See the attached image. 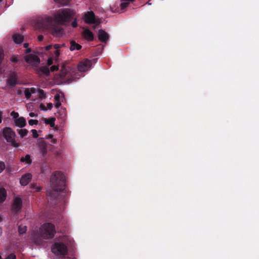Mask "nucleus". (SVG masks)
Returning <instances> with one entry per match:
<instances>
[{
    "instance_id": "f257e3e1",
    "label": "nucleus",
    "mask_w": 259,
    "mask_h": 259,
    "mask_svg": "<svg viewBox=\"0 0 259 259\" xmlns=\"http://www.w3.org/2000/svg\"><path fill=\"white\" fill-rule=\"evenodd\" d=\"M61 24L55 22L51 16L41 18L37 20L36 27L40 30H48L55 37H60L64 34Z\"/></svg>"
},
{
    "instance_id": "f03ea898",
    "label": "nucleus",
    "mask_w": 259,
    "mask_h": 259,
    "mask_svg": "<svg viewBox=\"0 0 259 259\" xmlns=\"http://www.w3.org/2000/svg\"><path fill=\"white\" fill-rule=\"evenodd\" d=\"M51 186L52 190L47 191V195L51 199H55L58 196V193L65 190L66 179L64 175L59 171L53 173L50 179Z\"/></svg>"
},
{
    "instance_id": "7ed1b4c3",
    "label": "nucleus",
    "mask_w": 259,
    "mask_h": 259,
    "mask_svg": "<svg viewBox=\"0 0 259 259\" xmlns=\"http://www.w3.org/2000/svg\"><path fill=\"white\" fill-rule=\"evenodd\" d=\"M74 12L68 8L61 9L53 14L52 18L55 22L61 25H66L73 18Z\"/></svg>"
},
{
    "instance_id": "20e7f679",
    "label": "nucleus",
    "mask_w": 259,
    "mask_h": 259,
    "mask_svg": "<svg viewBox=\"0 0 259 259\" xmlns=\"http://www.w3.org/2000/svg\"><path fill=\"white\" fill-rule=\"evenodd\" d=\"M39 233L44 239H51L56 233L55 226L50 223H45L40 227Z\"/></svg>"
},
{
    "instance_id": "39448f33",
    "label": "nucleus",
    "mask_w": 259,
    "mask_h": 259,
    "mask_svg": "<svg viewBox=\"0 0 259 259\" xmlns=\"http://www.w3.org/2000/svg\"><path fill=\"white\" fill-rule=\"evenodd\" d=\"M3 135L7 142L13 147L17 148L20 146V143L15 140V133L10 127H5L3 129Z\"/></svg>"
},
{
    "instance_id": "423d86ee",
    "label": "nucleus",
    "mask_w": 259,
    "mask_h": 259,
    "mask_svg": "<svg viewBox=\"0 0 259 259\" xmlns=\"http://www.w3.org/2000/svg\"><path fill=\"white\" fill-rule=\"evenodd\" d=\"M52 251L55 254L64 256L68 253V248L63 243L56 242L52 247Z\"/></svg>"
},
{
    "instance_id": "0eeeda50",
    "label": "nucleus",
    "mask_w": 259,
    "mask_h": 259,
    "mask_svg": "<svg viewBox=\"0 0 259 259\" xmlns=\"http://www.w3.org/2000/svg\"><path fill=\"white\" fill-rule=\"evenodd\" d=\"M7 83L10 88H14L19 83L18 77L16 72H13L10 74L7 80Z\"/></svg>"
},
{
    "instance_id": "6e6552de",
    "label": "nucleus",
    "mask_w": 259,
    "mask_h": 259,
    "mask_svg": "<svg viewBox=\"0 0 259 259\" xmlns=\"http://www.w3.org/2000/svg\"><path fill=\"white\" fill-rule=\"evenodd\" d=\"M48 144L46 142L42 139L38 140L37 146L39 152L41 154L43 157H45L47 156L48 153Z\"/></svg>"
},
{
    "instance_id": "1a4fd4ad",
    "label": "nucleus",
    "mask_w": 259,
    "mask_h": 259,
    "mask_svg": "<svg viewBox=\"0 0 259 259\" xmlns=\"http://www.w3.org/2000/svg\"><path fill=\"white\" fill-rule=\"evenodd\" d=\"M92 62L90 60L85 59L79 63L77 66L78 70L80 72L87 71L92 66Z\"/></svg>"
},
{
    "instance_id": "9d476101",
    "label": "nucleus",
    "mask_w": 259,
    "mask_h": 259,
    "mask_svg": "<svg viewBox=\"0 0 259 259\" xmlns=\"http://www.w3.org/2000/svg\"><path fill=\"white\" fill-rule=\"evenodd\" d=\"M25 60L27 63L32 65H37L40 62L39 57L35 55L32 54L26 56L25 57Z\"/></svg>"
},
{
    "instance_id": "9b49d317",
    "label": "nucleus",
    "mask_w": 259,
    "mask_h": 259,
    "mask_svg": "<svg viewBox=\"0 0 259 259\" xmlns=\"http://www.w3.org/2000/svg\"><path fill=\"white\" fill-rule=\"evenodd\" d=\"M84 21L87 24H95V15L94 13L91 11L87 12L84 15Z\"/></svg>"
},
{
    "instance_id": "f8f14e48",
    "label": "nucleus",
    "mask_w": 259,
    "mask_h": 259,
    "mask_svg": "<svg viewBox=\"0 0 259 259\" xmlns=\"http://www.w3.org/2000/svg\"><path fill=\"white\" fill-rule=\"evenodd\" d=\"M22 201L20 198L16 197L14 199V202L12 205V210L15 212L19 211L22 208Z\"/></svg>"
},
{
    "instance_id": "ddd939ff",
    "label": "nucleus",
    "mask_w": 259,
    "mask_h": 259,
    "mask_svg": "<svg viewBox=\"0 0 259 259\" xmlns=\"http://www.w3.org/2000/svg\"><path fill=\"white\" fill-rule=\"evenodd\" d=\"M109 34L104 30L100 29L98 31V39L102 42L106 43L109 39Z\"/></svg>"
},
{
    "instance_id": "4468645a",
    "label": "nucleus",
    "mask_w": 259,
    "mask_h": 259,
    "mask_svg": "<svg viewBox=\"0 0 259 259\" xmlns=\"http://www.w3.org/2000/svg\"><path fill=\"white\" fill-rule=\"evenodd\" d=\"M32 179V175L30 173H27L23 175L20 180V183L22 186H26Z\"/></svg>"
},
{
    "instance_id": "2eb2a0df",
    "label": "nucleus",
    "mask_w": 259,
    "mask_h": 259,
    "mask_svg": "<svg viewBox=\"0 0 259 259\" xmlns=\"http://www.w3.org/2000/svg\"><path fill=\"white\" fill-rule=\"evenodd\" d=\"M83 38L88 41H93L94 38V34L89 29H85L82 32Z\"/></svg>"
},
{
    "instance_id": "dca6fc26",
    "label": "nucleus",
    "mask_w": 259,
    "mask_h": 259,
    "mask_svg": "<svg viewBox=\"0 0 259 259\" xmlns=\"http://www.w3.org/2000/svg\"><path fill=\"white\" fill-rule=\"evenodd\" d=\"M15 125L19 127H23L26 124L25 119L23 117H20L15 119Z\"/></svg>"
},
{
    "instance_id": "f3484780",
    "label": "nucleus",
    "mask_w": 259,
    "mask_h": 259,
    "mask_svg": "<svg viewBox=\"0 0 259 259\" xmlns=\"http://www.w3.org/2000/svg\"><path fill=\"white\" fill-rule=\"evenodd\" d=\"M35 89L33 88H26L24 91V94L25 96V98L27 99H29L30 98L32 94H34L35 93Z\"/></svg>"
},
{
    "instance_id": "a211bd4d",
    "label": "nucleus",
    "mask_w": 259,
    "mask_h": 259,
    "mask_svg": "<svg viewBox=\"0 0 259 259\" xmlns=\"http://www.w3.org/2000/svg\"><path fill=\"white\" fill-rule=\"evenodd\" d=\"M81 46L76 43L75 41L72 40L70 42V50L71 51L74 50H79L81 49Z\"/></svg>"
},
{
    "instance_id": "6ab92c4d",
    "label": "nucleus",
    "mask_w": 259,
    "mask_h": 259,
    "mask_svg": "<svg viewBox=\"0 0 259 259\" xmlns=\"http://www.w3.org/2000/svg\"><path fill=\"white\" fill-rule=\"evenodd\" d=\"M14 41L17 44H21L24 39L23 36L19 34H15L13 35Z\"/></svg>"
},
{
    "instance_id": "aec40b11",
    "label": "nucleus",
    "mask_w": 259,
    "mask_h": 259,
    "mask_svg": "<svg viewBox=\"0 0 259 259\" xmlns=\"http://www.w3.org/2000/svg\"><path fill=\"white\" fill-rule=\"evenodd\" d=\"M7 191L4 188H0V203L5 201L7 197Z\"/></svg>"
},
{
    "instance_id": "412c9836",
    "label": "nucleus",
    "mask_w": 259,
    "mask_h": 259,
    "mask_svg": "<svg viewBox=\"0 0 259 259\" xmlns=\"http://www.w3.org/2000/svg\"><path fill=\"white\" fill-rule=\"evenodd\" d=\"M70 73L66 68H62L61 71V77L62 78L69 79Z\"/></svg>"
},
{
    "instance_id": "4be33fe9",
    "label": "nucleus",
    "mask_w": 259,
    "mask_h": 259,
    "mask_svg": "<svg viewBox=\"0 0 259 259\" xmlns=\"http://www.w3.org/2000/svg\"><path fill=\"white\" fill-rule=\"evenodd\" d=\"M55 120L56 119L54 117L44 119L45 123L47 124H49L52 127H54L55 126Z\"/></svg>"
},
{
    "instance_id": "5701e85b",
    "label": "nucleus",
    "mask_w": 259,
    "mask_h": 259,
    "mask_svg": "<svg viewBox=\"0 0 259 259\" xmlns=\"http://www.w3.org/2000/svg\"><path fill=\"white\" fill-rule=\"evenodd\" d=\"M20 161L22 162H25L28 165H30L32 163V160L31 159L30 156L29 154H27L25 157H22L20 159Z\"/></svg>"
},
{
    "instance_id": "b1692460",
    "label": "nucleus",
    "mask_w": 259,
    "mask_h": 259,
    "mask_svg": "<svg viewBox=\"0 0 259 259\" xmlns=\"http://www.w3.org/2000/svg\"><path fill=\"white\" fill-rule=\"evenodd\" d=\"M41 73L46 75V76H48L50 74V69L48 66H42L39 68V70Z\"/></svg>"
},
{
    "instance_id": "393cba45",
    "label": "nucleus",
    "mask_w": 259,
    "mask_h": 259,
    "mask_svg": "<svg viewBox=\"0 0 259 259\" xmlns=\"http://www.w3.org/2000/svg\"><path fill=\"white\" fill-rule=\"evenodd\" d=\"M17 132L20 138H23L27 135L28 131L26 129H20L17 130Z\"/></svg>"
},
{
    "instance_id": "a878e982",
    "label": "nucleus",
    "mask_w": 259,
    "mask_h": 259,
    "mask_svg": "<svg viewBox=\"0 0 259 259\" xmlns=\"http://www.w3.org/2000/svg\"><path fill=\"white\" fill-rule=\"evenodd\" d=\"M27 231V227L24 225H20L18 227V232L20 234L25 233Z\"/></svg>"
},
{
    "instance_id": "bb28decb",
    "label": "nucleus",
    "mask_w": 259,
    "mask_h": 259,
    "mask_svg": "<svg viewBox=\"0 0 259 259\" xmlns=\"http://www.w3.org/2000/svg\"><path fill=\"white\" fill-rule=\"evenodd\" d=\"M30 187L32 189H34L35 190V191H37V192H39L41 190L40 187L39 186H37L36 184H35V183H31L30 185Z\"/></svg>"
},
{
    "instance_id": "cd10ccee",
    "label": "nucleus",
    "mask_w": 259,
    "mask_h": 259,
    "mask_svg": "<svg viewBox=\"0 0 259 259\" xmlns=\"http://www.w3.org/2000/svg\"><path fill=\"white\" fill-rule=\"evenodd\" d=\"M130 2H128V1L123 2L122 1V2L120 4L121 9L123 10L125 8H126L128 6Z\"/></svg>"
},
{
    "instance_id": "c85d7f7f",
    "label": "nucleus",
    "mask_w": 259,
    "mask_h": 259,
    "mask_svg": "<svg viewBox=\"0 0 259 259\" xmlns=\"http://www.w3.org/2000/svg\"><path fill=\"white\" fill-rule=\"evenodd\" d=\"M6 168V165L4 162L0 161V174L2 173Z\"/></svg>"
},
{
    "instance_id": "c756f323",
    "label": "nucleus",
    "mask_w": 259,
    "mask_h": 259,
    "mask_svg": "<svg viewBox=\"0 0 259 259\" xmlns=\"http://www.w3.org/2000/svg\"><path fill=\"white\" fill-rule=\"evenodd\" d=\"M59 96L55 97V100H56V104H55V107L57 108H59L61 106V103L60 102V101L59 100Z\"/></svg>"
},
{
    "instance_id": "7c9ffc66",
    "label": "nucleus",
    "mask_w": 259,
    "mask_h": 259,
    "mask_svg": "<svg viewBox=\"0 0 259 259\" xmlns=\"http://www.w3.org/2000/svg\"><path fill=\"white\" fill-rule=\"evenodd\" d=\"M38 120H34V119H30L28 121V123L30 125H33L34 124H37L38 123Z\"/></svg>"
},
{
    "instance_id": "2f4dec72",
    "label": "nucleus",
    "mask_w": 259,
    "mask_h": 259,
    "mask_svg": "<svg viewBox=\"0 0 259 259\" xmlns=\"http://www.w3.org/2000/svg\"><path fill=\"white\" fill-rule=\"evenodd\" d=\"M38 93L39 94V97L40 98H45V94L44 90L41 89H39L38 90Z\"/></svg>"
},
{
    "instance_id": "473e14b6",
    "label": "nucleus",
    "mask_w": 259,
    "mask_h": 259,
    "mask_svg": "<svg viewBox=\"0 0 259 259\" xmlns=\"http://www.w3.org/2000/svg\"><path fill=\"white\" fill-rule=\"evenodd\" d=\"M31 132L32 133V136L34 138H36L38 137V135L37 134V132L36 130H32Z\"/></svg>"
},
{
    "instance_id": "72a5a7b5",
    "label": "nucleus",
    "mask_w": 259,
    "mask_h": 259,
    "mask_svg": "<svg viewBox=\"0 0 259 259\" xmlns=\"http://www.w3.org/2000/svg\"><path fill=\"white\" fill-rule=\"evenodd\" d=\"M11 61L13 63H17L19 61L18 57L13 56L10 59Z\"/></svg>"
},
{
    "instance_id": "f704fd0d",
    "label": "nucleus",
    "mask_w": 259,
    "mask_h": 259,
    "mask_svg": "<svg viewBox=\"0 0 259 259\" xmlns=\"http://www.w3.org/2000/svg\"><path fill=\"white\" fill-rule=\"evenodd\" d=\"M5 259H16V256L14 253H11Z\"/></svg>"
},
{
    "instance_id": "c9c22d12",
    "label": "nucleus",
    "mask_w": 259,
    "mask_h": 259,
    "mask_svg": "<svg viewBox=\"0 0 259 259\" xmlns=\"http://www.w3.org/2000/svg\"><path fill=\"white\" fill-rule=\"evenodd\" d=\"M58 70V67L56 65H53L51 67L50 71L54 72Z\"/></svg>"
},
{
    "instance_id": "e433bc0d",
    "label": "nucleus",
    "mask_w": 259,
    "mask_h": 259,
    "mask_svg": "<svg viewBox=\"0 0 259 259\" xmlns=\"http://www.w3.org/2000/svg\"><path fill=\"white\" fill-rule=\"evenodd\" d=\"M11 115H12V116H13V117H14V118H15L16 119H17L18 118H19V117H18V116H19V114H18V113H17V112H15V111H13V112H12V113H11Z\"/></svg>"
},
{
    "instance_id": "4c0bfd02",
    "label": "nucleus",
    "mask_w": 259,
    "mask_h": 259,
    "mask_svg": "<svg viewBox=\"0 0 259 259\" xmlns=\"http://www.w3.org/2000/svg\"><path fill=\"white\" fill-rule=\"evenodd\" d=\"M32 240L34 241V242L36 244H39L40 241L36 239L35 238V235H33L32 236Z\"/></svg>"
},
{
    "instance_id": "58836bf2",
    "label": "nucleus",
    "mask_w": 259,
    "mask_h": 259,
    "mask_svg": "<svg viewBox=\"0 0 259 259\" xmlns=\"http://www.w3.org/2000/svg\"><path fill=\"white\" fill-rule=\"evenodd\" d=\"M71 26L73 27V28H75L77 27V21H76V20L75 19L74 21H73L71 23Z\"/></svg>"
},
{
    "instance_id": "ea45409f",
    "label": "nucleus",
    "mask_w": 259,
    "mask_h": 259,
    "mask_svg": "<svg viewBox=\"0 0 259 259\" xmlns=\"http://www.w3.org/2000/svg\"><path fill=\"white\" fill-rule=\"evenodd\" d=\"M53 47L55 50H59V49L61 48V45L59 44H55Z\"/></svg>"
},
{
    "instance_id": "a19ab883",
    "label": "nucleus",
    "mask_w": 259,
    "mask_h": 259,
    "mask_svg": "<svg viewBox=\"0 0 259 259\" xmlns=\"http://www.w3.org/2000/svg\"><path fill=\"white\" fill-rule=\"evenodd\" d=\"M17 93L18 95L21 96H22L23 95V92H22V90L21 89H19L17 91Z\"/></svg>"
},
{
    "instance_id": "79ce46f5",
    "label": "nucleus",
    "mask_w": 259,
    "mask_h": 259,
    "mask_svg": "<svg viewBox=\"0 0 259 259\" xmlns=\"http://www.w3.org/2000/svg\"><path fill=\"white\" fill-rule=\"evenodd\" d=\"M53 104L51 103H49L47 104V108L49 110L52 109V108H53Z\"/></svg>"
},
{
    "instance_id": "37998d69",
    "label": "nucleus",
    "mask_w": 259,
    "mask_h": 259,
    "mask_svg": "<svg viewBox=\"0 0 259 259\" xmlns=\"http://www.w3.org/2000/svg\"><path fill=\"white\" fill-rule=\"evenodd\" d=\"M52 64H53V60H52V59H51V58H49V59L48 60V65L49 66H50V65H51Z\"/></svg>"
},
{
    "instance_id": "c03bdc74",
    "label": "nucleus",
    "mask_w": 259,
    "mask_h": 259,
    "mask_svg": "<svg viewBox=\"0 0 259 259\" xmlns=\"http://www.w3.org/2000/svg\"><path fill=\"white\" fill-rule=\"evenodd\" d=\"M44 39V36L42 35H39L38 36L37 39L39 41H42Z\"/></svg>"
},
{
    "instance_id": "a18cd8bd",
    "label": "nucleus",
    "mask_w": 259,
    "mask_h": 259,
    "mask_svg": "<svg viewBox=\"0 0 259 259\" xmlns=\"http://www.w3.org/2000/svg\"><path fill=\"white\" fill-rule=\"evenodd\" d=\"M53 47V46L50 45H48L47 46H46L45 47V50L46 51H49Z\"/></svg>"
},
{
    "instance_id": "49530a36",
    "label": "nucleus",
    "mask_w": 259,
    "mask_h": 259,
    "mask_svg": "<svg viewBox=\"0 0 259 259\" xmlns=\"http://www.w3.org/2000/svg\"><path fill=\"white\" fill-rule=\"evenodd\" d=\"M54 54H55L56 57H58L60 55V52L59 50H55L54 51Z\"/></svg>"
},
{
    "instance_id": "de8ad7c7",
    "label": "nucleus",
    "mask_w": 259,
    "mask_h": 259,
    "mask_svg": "<svg viewBox=\"0 0 259 259\" xmlns=\"http://www.w3.org/2000/svg\"><path fill=\"white\" fill-rule=\"evenodd\" d=\"M31 52V49L30 48H27L25 50V53L28 54Z\"/></svg>"
},
{
    "instance_id": "09e8293b",
    "label": "nucleus",
    "mask_w": 259,
    "mask_h": 259,
    "mask_svg": "<svg viewBox=\"0 0 259 259\" xmlns=\"http://www.w3.org/2000/svg\"><path fill=\"white\" fill-rule=\"evenodd\" d=\"M29 115L30 117H35L36 116V114L33 112H30Z\"/></svg>"
},
{
    "instance_id": "8fccbe9b",
    "label": "nucleus",
    "mask_w": 259,
    "mask_h": 259,
    "mask_svg": "<svg viewBox=\"0 0 259 259\" xmlns=\"http://www.w3.org/2000/svg\"><path fill=\"white\" fill-rule=\"evenodd\" d=\"M4 59V56L2 53H0V63L2 62Z\"/></svg>"
},
{
    "instance_id": "3c124183",
    "label": "nucleus",
    "mask_w": 259,
    "mask_h": 259,
    "mask_svg": "<svg viewBox=\"0 0 259 259\" xmlns=\"http://www.w3.org/2000/svg\"><path fill=\"white\" fill-rule=\"evenodd\" d=\"M51 142H52V143L53 144H56V142H57V140H56V139H53L52 140Z\"/></svg>"
},
{
    "instance_id": "603ef678",
    "label": "nucleus",
    "mask_w": 259,
    "mask_h": 259,
    "mask_svg": "<svg viewBox=\"0 0 259 259\" xmlns=\"http://www.w3.org/2000/svg\"><path fill=\"white\" fill-rule=\"evenodd\" d=\"M28 46V43H24L23 44V47L25 48H27Z\"/></svg>"
},
{
    "instance_id": "864d4df0",
    "label": "nucleus",
    "mask_w": 259,
    "mask_h": 259,
    "mask_svg": "<svg viewBox=\"0 0 259 259\" xmlns=\"http://www.w3.org/2000/svg\"><path fill=\"white\" fill-rule=\"evenodd\" d=\"M53 136L52 135H49L48 137V139H53Z\"/></svg>"
},
{
    "instance_id": "5fc2aeb1",
    "label": "nucleus",
    "mask_w": 259,
    "mask_h": 259,
    "mask_svg": "<svg viewBox=\"0 0 259 259\" xmlns=\"http://www.w3.org/2000/svg\"><path fill=\"white\" fill-rule=\"evenodd\" d=\"M2 115H1V114H0V123L2 122Z\"/></svg>"
},
{
    "instance_id": "6e6d98bb",
    "label": "nucleus",
    "mask_w": 259,
    "mask_h": 259,
    "mask_svg": "<svg viewBox=\"0 0 259 259\" xmlns=\"http://www.w3.org/2000/svg\"><path fill=\"white\" fill-rule=\"evenodd\" d=\"M2 220H3V219H2V217L0 216V222H2Z\"/></svg>"
},
{
    "instance_id": "4d7b16f0",
    "label": "nucleus",
    "mask_w": 259,
    "mask_h": 259,
    "mask_svg": "<svg viewBox=\"0 0 259 259\" xmlns=\"http://www.w3.org/2000/svg\"><path fill=\"white\" fill-rule=\"evenodd\" d=\"M2 0H0V2L2 1Z\"/></svg>"
}]
</instances>
